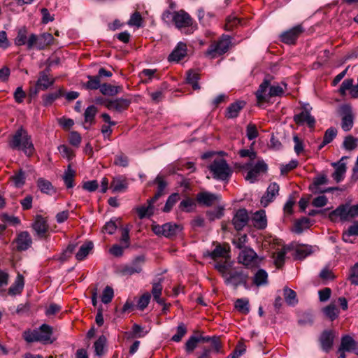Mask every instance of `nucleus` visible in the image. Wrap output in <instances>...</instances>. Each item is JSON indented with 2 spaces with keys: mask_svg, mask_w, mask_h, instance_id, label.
I'll return each mask as SVG.
<instances>
[{
  "mask_svg": "<svg viewBox=\"0 0 358 358\" xmlns=\"http://www.w3.org/2000/svg\"><path fill=\"white\" fill-rule=\"evenodd\" d=\"M128 187L127 180L122 176H117L113 179L110 182V189L113 192H124Z\"/></svg>",
  "mask_w": 358,
  "mask_h": 358,
  "instance_id": "32",
  "label": "nucleus"
},
{
  "mask_svg": "<svg viewBox=\"0 0 358 358\" xmlns=\"http://www.w3.org/2000/svg\"><path fill=\"white\" fill-rule=\"evenodd\" d=\"M154 183L157 185V190L154 196L150 199V201H157L164 194V189L167 185L166 181L160 176L155 178Z\"/></svg>",
  "mask_w": 358,
  "mask_h": 358,
  "instance_id": "34",
  "label": "nucleus"
},
{
  "mask_svg": "<svg viewBox=\"0 0 358 358\" xmlns=\"http://www.w3.org/2000/svg\"><path fill=\"white\" fill-rule=\"evenodd\" d=\"M304 31V28L301 24H298L292 29L284 31L280 35V41L285 44L294 45L299 36Z\"/></svg>",
  "mask_w": 358,
  "mask_h": 358,
  "instance_id": "11",
  "label": "nucleus"
},
{
  "mask_svg": "<svg viewBox=\"0 0 358 358\" xmlns=\"http://www.w3.org/2000/svg\"><path fill=\"white\" fill-rule=\"evenodd\" d=\"M293 120L298 125H303L306 123L311 129L315 127V119L310 115V111L306 107L303 108V110L300 113L294 115Z\"/></svg>",
  "mask_w": 358,
  "mask_h": 358,
  "instance_id": "14",
  "label": "nucleus"
},
{
  "mask_svg": "<svg viewBox=\"0 0 358 358\" xmlns=\"http://www.w3.org/2000/svg\"><path fill=\"white\" fill-rule=\"evenodd\" d=\"M122 91V87L114 86L110 84L103 83L101 85L100 92L106 96H115Z\"/></svg>",
  "mask_w": 358,
  "mask_h": 358,
  "instance_id": "36",
  "label": "nucleus"
},
{
  "mask_svg": "<svg viewBox=\"0 0 358 358\" xmlns=\"http://www.w3.org/2000/svg\"><path fill=\"white\" fill-rule=\"evenodd\" d=\"M248 215L245 209H239L234 215L232 223L238 231L243 229L248 221Z\"/></svg>",
  "mask_w": 358,
  "mask_h": 358,
  "instance_id": "24",
  "label": "nucleus"
},
{
  "mask_svg": "<svg viewBox=\"0 0 358 358\" xmlns=\"http://www.w3.org/2000/svg\"><path fill=\"white\" fill-rule=\"evenodd\" d=\"M280 187L276 182L271 183L266 190V194L261 199V203L263 206H267L275 197L278 194Z\"/></svg>",
  "mask_w": 358,
  "mask_h": 358,
  "instance_id": "23",
  "label": "nucleus"
},
{
  "mask_svg": "<svg viewBox=\"0 0 358 358\" xmlns=\"http://www.w3.org/2000/svg\"><path fill=\"white\" fill-rule=\"evenodd\" d=\"M358 139L352 136H348L343 141V146L348 150H352L357 146Z\"/></svg>",
  "mask_w": 358,
  "mask_h": 358,
  "instance_id": "62",
  "label": "nucleus"
},
{
  "mask_svg": "<svg viewBox=\"0 0 358 358\" xmlns=\"http://www.w3.org/2000/svg\"><path fill=\"white\" fill-rule=\"evenodd\" d=\"M11 180L17 187H22L25 182L24 172L22 170H20L11 177Z\"/></svg>",
  "mask_w": 358,
  "mask_h": 358,
  "instance_id": "57",
  "label": "nucleus"
},
{
  "mask_svg": "<svg viewBox=\"0 0 358 358\" xmlns=\"http://www.w3.org/2000/svg\"><path fill=\"white\" fill-rule=\"evenodd\" d=\"M53 40L52 35L49 33H43L40 35L31 34L28 38L27 49L31 50L36 48L38 50H43L50 45Z\"/></svg>",
  "mask_w": 358,
  "mask_h": 358,
  "instance_id": "7",
  "label": "nucleus"
},
{
  "mask_svg": "<svg viewBox=\"0 0 358 358\" xmlns=\"http://www.w3.org/2000/svg\"><path fill=\"white\" fill-rule=\"evenodd\" d=\"M145 262V257L140 255L136 257L129 264L125 265L122 269L123 275H131L135 273H140L143 271V266Z\"/></svg>",
  "mask_w": 358,
  "mask_h": 358,
  "instance_id": "12",
  "label": "nucleus"
},
{
  "mask_svg": "<svg viewBox=\"0 0 358 358\" xmlns=\"http://www.w3.org/2000/svg\"><path fill=\"white\" fill-rule=\"evenodd\" d=\"M24 285V277L22 274L18 273L15 282L8 289V294L13 296L20 294L23 290Z\"/></svg>",
  "mask_w": 358,
  "mask_h": 358,
  "instance_id": "31",
  "label": "nucleus"
},
{
  "mask_svg": "<svg viewBox=\"0 0 358 358\" xmlns=\"http://www.w3.org/2000/svg\"><path fill=\"white\" fill-rule=\"evenodd\" d=\"M49 71V69H47L39 73L38 78L36 83L41 90H46L48 88L53 85L55 81V78L50 76Z\"/></svg>",
  "mask_w": 358,
  "mask_h": 358,
  "instance_id": "19",
  "label": "nucleus"
},
{
  "mask_svg": "<svg viewBox=\"0 0 358 358\" xmlns=\"http://www.w3.org/2000/svg\"><path fill=\"white\" fill-rule=\"evenodd\" d=\"M182 227L177 224L168 222L162 225H152V231L157 236H164L166 238L176 236L182 231Z\"/></svg>",
  "mask_w": 358,
  "mask_h": 358,
  "instance_id": "9",
  "label": "nucleus"
},
{
  "mask_svg": "<svg viewBox=\"0 0 358 358\" xmlns=\"http://www.w3.org/2000/svg\"><path fill=\"white\" fill-rule=\"evenodd\" d=\"M245 106V102L243 101H237L231 103L226 109L225 117L228 119L237 117Z\"/></svg>",
  "mask_w": 358,
  "mask_h": 358,
  "instance_id": "28",
  "label": "nucleus"
},
{
  "mask_svg": "<svg viewBox=\"0 0 358 358\" xmlns=\"http://www.w3.org/2000/svg\"><path fill=\"white\" fill-rule=\"evenodd\" d=\"M267 168L266 164L263 160H259L248 172L245 179L251 183L255 182L257 180L259 173L266 172Z\"/></svg>",
  "mask_w": 358,
  "mask_h": 358,
  "instance_id": "17",
  "label": "nucleus"
},
{
  "mask_svg": "<svg viewBox=\"0 0 358 358\" xmlns=\"http://www.w3.org/2000/svg\"><path fill=\"white\" fill-rule=\"evenodd\" d=\"M333 166L335 167V171L332 174V178L337 182H339L343 180L344 176L346 172V165L345 163L341 162L338 163H334Z\"/></svg>",
  "mask_w": 358,
  "mask_h": 358,
  "instance_id": "35",
  "label": "nucleus"
},
{
  "mask_svg": "<svg viewBox=\"0 0 358 358\" xmlns=\"http://www.w3.org/2000/svg\"><path fill=\"white\" fill-rule=\"evenodd\" d=\"M356 217H358V204L339 206L329 215V219L332 221H334L336 217H340L342 221H346Z\"/></svg>",
  "mask_w": 358,
  "mask_h": 358,
  "instance_id": "4",
  "label": "nucleus"
},
{
  "mask_svg": "<svg viewBox=\"0 0 358 358\" xmlns=\"http://www.w3.org/2000/svg\"><path fill=\"white\" fill-rule=\"evenodd\" d=\"M224 215V208L222 207H217L213 210H210L206 213V215L210 221H214L216 219L221 218Z\"/></svg>",
  "mask_w": 358,
  "mask_h": 358,
  "instance_id": "61",
  "label": "nucleus"
},
{
  "mask_svg": "<svg viewBox=\"0 0 358 358\" xmlns=\"http://www.w3.org/2000/svg\"><path fill=\"white\" fill-rule=\"evenodd\" d=\"M313 252V248L311 246L305 245L299 247L296 250V257L302 259L306 258L308 255Z\"/></svg>",
  "mask_w": 358,
  "mask_h": 358,
  "instance_id": "59",
  "label": "nucleus"
},
{
  "mask_svg": "<svg viewBox=\"0 0 358 358\" xmlns=\"http://www.w3.org/2000/svg\"><path fill=\"white\" fill-rule=\"evenodd\" d=\"M334 338L335 333L331 330H325L321 334L319 341L324 351L328 352L331 350Z\"/></svg>",
  "mask_w": 358,
  "mask_h": 358,
  "instance_id": "22",
  "label": "nucleus"
},
{
  "mask_svg": "<svg viewBox=\"0 0 358 358\" xmlns=\"http://www.w3.org/2000/svg\"><path fill=\"white\" fill-rule=\"evenodd\" d=\"M32 227L37 236L40 238L45 237L49 229L47 220L42 215H36L35 221L32 224Z\"/></svg>",
  "mask_w": 358,
  "mask_h": 358,
  "instance_id": "21",
  "label": "nucleus"
},
{
  "mask_svg": "<svg viewBox=\"0 0 358 358\" xmlns=\"http://www.w3.org/2000/svg\"><path fill=\"white\" fill-rule=\"evenodd\" d=\"M175 26L178 29L182 28H189L193 24V20L191 16L185 10H180L175 11L174 22Z\"/></svg>",
  "mask_w": 358,
  "mask_h": 358,
  "instance_id": "13",
  "label": "nucleus"
},
{
  "mask_svg": "<svg viewBox=\"0 0 358 358\" xmlns=\"http://www.w3.org/2000/svg\"><path fill=\"white\" fill-rule=\"evenodd\" d=\"M231 43V37L228 35H223L219 41L210 45L206 52V55L211 58H215L227 52Z\"/></svg>",
  "mask_w": 358,
  "mask_h": 358,
  "instance_id": "6",
  "label": "nucleus"
},
{
  "mask_svg": "<svg viewBox=\"0 0 358 358\" xmlns=\"http://www.w3.org/2000/svg\"><path fill=\"white\" fill-rule=\"evenodd\" d=\"M106 338L102 335L99 337L97 341L94 343V351L95 354L98 356H101L104 353V348L106 344Z\"/></svg>",
  "mask_w": 358,
  "mask_h": 358,
  "instance_id": "49",
  "label": "nucleus"
},
{
  "mask_svg": "<svg viewBox=\"0 0 358 358\" xmlns=\"http://www.w3.org/2000/svg\"><path fill=\"white\" fill-rule=\"evenodd\" d=\"M187 55V45L182 42H179L175 49L169 56V61L179 62Z\"/></svg>",
  "mask_w": 358,
  "mask_h": 358,
  "instance_id": "29",
  "label": "nucleus"
},
{
  "mask_svg": "<svg viewBox=\"0 0 358 358\" xmlns=\"http://www.w3.org/2000/svg\"><path fill=\"white\" fill-rule=\"evenodd\" d=\"M151 294L149 292L144 293L138 299L137 306L141 310H144L149 304Z\"/></svg>",
  "mask_w": 358,
  "mask_h": 358,
  "instance_id": "63",
  "label": "nucleus"
},
{
  "mask_svg": "<svg viewBox=\"0 0 358 358\" xmlns=\"http://www.w3.org/2000/svg\"><path fill=\"white\" fill-rule=\"evenodd\" d=\"M353 83H354V80L352 78H348V79H345L341 85L339 89H338V92L339 94L344 96L346 95V91H350L352 90V88L353 87Z\"/></svg>",
  "mask_w": 358,
  "mask_h": 358,
  "instance_id": "56",
  "label": "nucleus"
},
{
  "mask_svg": "<svg viewBox=\"0 0 358 358\" xmlns=\"http://www.w3.org/2000/svg\"><path fill=\"white\" fill-rule=\"evenodd\" d=\"M283 292L285 300L287 304L294 306L297 303L296 294L294 290L288 287H285Z\"/></svg>",
  "mask_w": 358,
  "mask_h": 358,
  "instance_id": "47",
  "label": "nucleus"
},
{
  "mask_svg": "<svg viewBox=\"0 0 358 358\" xmlns=\"http://www.w3.org/2000/svg\"><path fill=\"white\" fill-rule=\"evenodd\" d=\"M208 169L213 173V178L222 181H228L233 173L227 161L222 158L214 159L208 166Z\"/></svg>",
  "mask_w": 358,
  "mask_h": 358,
  "instance_id": "3",
  "label": "nucleus"
},
{
  "mask_svg": "<svg viewBox=\"0 0 358 358\" xmlns=\"http://www.w3.org/2000/svg\"><path fill=\"white\" fill-rule=\"evenodd\" d=\"M196 201L199 203L209 207L220 201V196L209 192H202L196 195Z\"/></svg>",
  "mask_w": 358,
  "mask_h": 358,
  "instance_id": "16",
  "label": "nucleus"
},
{
  "mask_svg": "<svg viewBox=\"0 0 358 358\" xmlns=\"http://www.w3.org/2000/svg\"><path fill=\"white\" fill-rule=\"evenodd\" d=\"M310 223V219L308 217H303L297 220L294 224V231L301 234L304 229L309 228Z\"/></svg>",
  "mask_w": 358,
  "mask_h": 358,
  "instance_id": "51",
  "label": "nucleus"
},
{
  "mask_svg": "<svg viewBox=\"0 0 358 358\" xmlns=\"http://www.w3.org/2000/svg\"><path fill=\"white\" fill-rule=\"evenodd\" d=\"M199 343V339H198L197 336H192L189 338L185 343V350L187 352H192L197 346V344Z\"/></svg>",
  "mask_w": 358,
  "mask_h": 358,
  "instance_id": "64",
  "label": "nucleus"
},
{
  "mask_svg": "<svg viewBox=\"0 0 358 358\" xmlns=\"http://www.w3.org/2000/svg\"><path fill=\"white\" fill-rule=\"evenodd\" d=\"M37 186L40 191L45 194H51L54 192V188L52 183L43 178H40L37 180Z\"/></svg>",
  "mask_w": 358,
  "mask_h": 358,
  "instance_id": "42",
  "label": "nucleus"
},
{
  "mask_svg": "<svg viewBox=\"0 0 358 358\" xmlns=\"http://www.w3.org/2000/svg\"><path fill=\"white\" fill-rule=\"evenodd\" d=\"M214 267L225 279L229 274L228 271L231 267V264L229 262L228 259H225L223 262H216Z\"/></svg>",
  "mask_w": 358,
  "mask_h": 358,
  "instance_id": "43",
  "label": "nucleus"
},
{
  "mask_svg": "<svg viewBox=\"0 0 358 358\" xmlns=\"http://www.w3.org/2000/svg\"><path fill=\"white\" fill-rule=\"evenodd\" d=\"M252 223L255 227L259 229H264L267 226V220L264 210L256 212L252 217Z\"/></svg>",
  "mask_w": 358,
  "mask_h": 358,
  "instance_id": "33",
  "label": "nucleus"
},
{
  "mask_svg": "<svg viewBox=\"0 0 358 358\" xmlns=\"http://www.w3.org/2000/svg\"><path fill=\"white\" fill-rule=\"evenodd\" d=\"M199 79V74L196 71L193 70H189L187 71L186 78L187 83L191 85L194 90H199L200 88L198 83Z\"/></svg>",
  "mask_w": 358,
  "mask_h": 358,
  "instance_id": "46",
  "label": "nucleus"
},
{
  "mask_svg": "<svg viewBox=\"0 0 358 358\" xmlns=\"http://www.w3.org/2000/svg\"><path fill=\"white\" fill-rule=\"evenodd\" d=\"M267 273L263 269H259L254 276L253 282L257 286H261L267 283Z\"/></svg>",
  "mask_w": 358,
  "mask_h": 358,
  "instance_id": "48",
  "label": "nucleus"
},
{
  "mask_svg": "<svg viewBox=\"0 0 358 358\" xmlns=\"http://www.w3.org/2000/svg\"><path fill=\"white\" fill-rule=\"evenodd\" d=\"M273 76L267 75L265 76L263 82L260 84L255 95L259 103L267 101L269 98L277 96H282L284 92V88L277 84L271 85Z\"/></svg>",
  "mask_w": 358,
  "mask_h": 358,
  "instance_id": "2",
  "label": "nucleus"
},
{
  "mask_svg": "<svg viewBox=\"0 0 358 358\" xmlns=\"http://www.w3.org/2000/svg\"><path fill=\"white\" fill-rule=\"evenodd\" d=\"M179 199V194L177 193H173L169 196L165 203V206L163 208V211L165 213L169 212L172 207L176 204V203Z\"/></svg>",
  "mask_w": 358,
  "mask_h": 358,
  "instance_id": "55",
  "label": "nucleus"
},
{
  "mask_svg": "<svg viewBox=\"0 0 358 358\" xmlns=\"http://www.w3.org/2000/svg\"><path fill=\"white\" fill-rule=\"evenodd\" d=\"M249 275L241 268H235L231 271L224 279V282L227 285H232L234 288H237L239 285L244 286L245 288L248 289V280Z\"/></svg>",
  "mask_w": 358,
  "mask_h": 358,
  "instance_id": "5",
  "label": "nucleus"
},
{
  "mask_svg": "<svg viewBox=\"0 0 358 358\" xmlns=\"http://www.w3.org/2000/svg\"><path fill=\"white\" fill-rule=\"evenodd\" d=\"M236 308L243 314L249 313V301L245 299H238L235 302Z\"/></svg>",
  "mask_w": 358,
  "mask_h": 358,
  "instance_id": "52",
  "label": "nucleus"
},
{
  "mask_svg": "<svg viewBox=\"0 0 358 358\" xmlns=\"http://www.w3.org/2000/svg\"><path fill=\"white\" fill-rule=\"evenodd\" d=\"M114 296V292L112 287L106 286L101 295V301L107 304L110 303Z\"/></svg>",
  "mask_w": 358,
  "mask_h": 358,
  "instance_id": "60",
  "label": "nucleus"
},
{
  "mask_svg": "<svg viewBox=\"0 0 358 358\" xmlns=\"http://www.w3.org/2000/svg\"><path fill=\"white\" fill-rule=\"evenodd\" d=\"M93 248V243L88 241L83 244L76 255V258L78 261L83 260Z\"/></svg>",
  "mask_w": 358,
  "mask_h": 358,
  "instance_id": "37",
  "label": "nucleus"
},
{
  "mask_svg": "<svg viewBox=\"0 0 358 358\" xmlns=\"http://www.w3.org/2000/svg\"><path fill=\"white\" fill-rule=\"evenodd\" d=\"M238 262L247 268H256L259 264L260 259L252 249L244 248L238 255Z\"/></svg>",
  "mask_w": 358,
  "mask_h": 358,
  "instance_id": "10",
  "label": "nucleus"
},
{
  "mask_svg": "<svg viewBox=\"0 0 358 358\" xmlns=\"http://www.w3.org/2000/svg\"><path fill=\"white\" fill-rule=\"evenodd\" d=\"M287 250L283 248L273 255L274 263L278 268H280L285 262Z\"/></svg>",
  "mask_w": 358,
  "mask_h": 358,
  "instance_id": "53",
  "label": "nucleus"
},
{
  "mask_svg": "<svg viewBox=\"0 0 358 358\" xmlns=\"http://www.w3.org/2000/svg\"><path fill=\"white\" fill-rule=\"evenodd\" d=\"M328 182V179L326 176H319L314 178L313 183L310 185V190L314 193H324L330 192L334 190L338 189V187H328L326 189H320V186L325 185Z\"/></svg>",
  "mask_w": 358,
  "mask_h": 358,
  "instance_id": "18",
  "label": "nucleus"
},
{
  "mask_svg": "<svg viewBox=\"0 0 358 358\" xmlns=\"http://www.w3.org/2000/svg\"><path fill=\"white\" fill-rule=\"evenodd\" d=\"M130 104V99L119 98L114 100H107L105 103V106L109 110L121 112L127 109Z\"/></svg>",
  "mask_w": 358,
  "mask_h": 358,
  "instance_id": "20",
  "label": "nucleus"
},
{
  "mask_svg": "<svg viewBox=\"0 0 358 358\" xmlns=\"http://www.w3.org/2000/svg\"><path fill=\"white\" fill-rule=\"evenodd\" d=\"M323 313L327 317H329L331 321H333L338 317L339 310L336 308V305L330 304L323 308Z\"/></svg>",
  "mask_w": 358,
  "mask_h": 358,
  "instance_id": "50",
  "label": "nucleus"
},
{
  "mask_svg": "<svg viewBox=\"0 0 358 358\" xmlns=\"http://www.w3.org/2000/svg\"><path fill=\"white\" fill-rule=\"evenodd\" d=\"M208 257L214 260L217 258L222 257L224 259L229 258V247L227 245L218 244L212 252H208Z\"/></svg>",
  "mask_w": 358,
  "mask_h": 358,
  "instance_id": "26",
  "label": "nucleus"
},
{
  "mask_svg": "<svg viewBox=\"0 0 358 358\" xmlns=\"http://www.w3.org/2000/svg\"><path fill=\"white\" fill-rule=\"evenodd\" d=\"M38 332V340L43 343H52L51 336L52 334V328L46 324H42L39 329H36Z\"/></svg>",
  "mask_w": 358,
  "mask_h": 358,
  "instance_id": "27",
  "label": "nucleus"
},
{
  "mask_svg": "<svg viewBox=\"0 0 358 358\" xmlns=\"http://www.w3.org/2000/svg\"><path fill=\"white\" fill-rule=\"evenodd\" d=\"M9 145L13 150H22L27 156L32 155L34 152L31 136L22 127L15 131L9 142Z\"/></svg>",
  "mask_w": 358,
  "mask_h": 358,
  "instance_id": "1",
  "label": "nucleus"
},
{
  "mask_svg": "<svg viewBox=\"0 0 358 358\" xmlns=\"http://www.w3.org/2000/svg\"><path fill=\"white\" fill-rule=\"evenodd\" d=\"M338 113L341 117V127L344 131H349L354 125L355 115L350 104H343L340 106Z\"/></svg>",
  "mask_w": 358,
  "mask_h": 358,
  "instance_id": "8",
  "label": "nucleus"
},
{
  "mask_svg": "<svg viewBox=\"0 0 358 358\" xmlns=\"http://www.w3.org/2000/svg\"><path fill=\"white\" fill-rule=\"evenodd\" d=\"M32 241L27 231L21 232L16 238L17 249L22 251L27 250L31 245Z\"/></svg>",
  "mask_w": 358,
  "mask_h": 358,
  "instance_id": "30",
  "label": "nucleus"
},
{
  "mask_svg": "<svg viewBox=\"0 0 358 358\" xmlns=\"http://www.w3.org/2000/svg\"><path fill=\"white\" fill-rule=\"evenodd\" d=\"M27 29L25 27H20L17 31L14 43L17 46L27 45Z\"/></svg>",
  "mask_w": 358,
  "mask_h": 358,
  "instance_id": "39",
  "label": "nucleus"
},
{
  "mask_svg": "<svg viewBox=\"0 0 358 358\" xmlns=\"http://www.w3.org/2000/svg\"><path fill=\"white\" fill-rule=\"evenodd\" d=\"M88 81L84 83L83 86L87 90H94L99 88L101 89V80L99 76H87Z\"/></svg>",
  "mask_w": 358,
  "mask_h": 358,
  "instance_id": "41",
  "label": "nucleus"
},
{
  "mask_svg": "<svg viewBox=\"0 0 358 358\" xmlns=\"http://www.w3.org/2000/svg\"><path fill=\"white\" fill-rule=\"evenodd\" d=\"M156 201H150V199L147 200L148 206H140L135 208L139 219L143 220L145 217H150L154 215V203Z\"/></svg>",
  "mask_w": 358,
  "mask_h": 358,
  "instance_id": "25",
  "label": "nucleus"
},
{
  "mask_svg": "<svg viewBox=\"0 0 358 358\" xmlns=\"http://www.w3.org/2000/svg\"><path fill=\"white\" fill-rule=\"evenodd\" d=\"M337 135V129L334 127H330L324 132L323 141L319 146V149H322L324 145L331 143Z\"/></svg>",
  "mask_w": 358,
  "mask_h": 358,
  "instance_id": "44",
  "label": "nucleus"
},
{
  "mask_svg": "<svg viewBox=\"0 0 358 358\" xmlns=\"http://www.w3.org/2000/svg\"><path fill=\"white\" fill-rule=\"evenodd\" d=\"M187 327L184 323H180L177 327L176 334H174L171 341L174 342H179L182 340V337L187 334Z\"/></svg>",
  "mask_w": 358,
  "mask_h": 358,
  "instance_id": "54",
  "label": "nucleus"
},
{
  "mask_svg": "<svg viewBox=\"0 0 358 358\" xmlns=\"http://www.w3.org/2000/svg\"><path fill=\"white\" fill-rule=\"evenodd\" d=\"M338 352H353L358 355V343L350 336L345 335L341 338Z\"/></svg>",
  "mask_w": 358,
  "mask_h": 358,
  "instance_id": "15",
  "label": "nucleus"
},
{
  "mask_svg": "<svg viewBox=\"0 0 358 358\" xmlns=\"http://www.w3.org/2000/svg\"><path fill=\"white\" fill-rule=\"evenodd\" d=\"M64 94L63 90L59 89L57 91L52 93H49L48 94L43 95L42 96L43 103L45 106H48L51 105L57 99L62 96Z\"/></svg>",
  "mask_w": 358,
  "mask_h": 358,
  "instance_id": "40",
  "label": "nucleus"
},
{
  "mask_svg": "<svg viewBox=\"0 0 358 358\" xmlns=\"http://www.w3.org/2000/svg\"><path fill=\"white\" fill-rule=\"evenodd\" d=\"M195 206L194 201L190 198H187L180 202L179 207L182 210L189 213L194 210Z\"/></svg>",
  "mask_w": 358,
  "mask_h": 358,
  "instance_id": "58",
  "label": "nucleus"
},
{
  "mask_svg": "<svg viewBox=\"0 0 358 358\" xmlns=\"http://www.w3.org/2000/svg\"><path fill=\"white\" fill-rule=\"evenodd\" d=\"M75 174V171L72 169L71 165H69L63 176L64 184L69 189L74 187Z\"/></svg>",
  "mask_w": 358,
  "mask_h": 358,
  "instance_id": "38",
  "label": "nucleus"
},
{
  "mask_svg": "<svg viewBox=\"0 0 358 358\" xmlns=\"http://www.w3.org/2000/svg\"><path fill=\"white\" fill-rule=\"evenodd\" d=\"M98 110L96 106L92 105L88 106L84 113L85 122L90 124L94 122V117Z\"/></svg>",
  "mask_w": 358,
  "mask_h": 358,
  "instance_id": "45",
  "label": "nucleus"
}]
</instances>
